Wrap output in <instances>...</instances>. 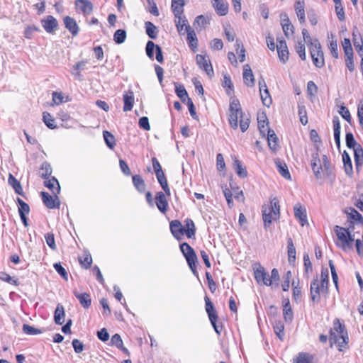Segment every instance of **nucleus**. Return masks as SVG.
Masks as SVG:
<instances>
[{"instance_id": "obj_63", "label": "nucleus", "mask_w": 363, "mask_h": 363, "mask_svg": "<svg viewBox=\"0 0 363 363\" xmlns=\"http://www.w3.org/2000/svg\"><path fill=\"white\" fill-rule=\"evenodd\" d=\"M157 45H155L152 41L149 40L146 44V54L150 58L153 57L154 55V49H156V46Z\"/></svg>"}, {"instance_id": "obj_17", "label": "nucleus", "mask_w": 363, "mask_h": 363, "mask_svg": "<svg viewBox=\"0 0 363 363\" xmlns=\"http://www.w3.org/2000/svg\"><path fill=\"white\" fill-rule=\"evenodd\" d=\"M75 6L77 9L82 11L84 15L90 14L93 11V4L89 0H76Z\"/></svg>"}, {"instance_id": "obj_58", "label": "nucleus", "mask_w": 363, "mask_h": 363, "mask_svg": "<svg viewBox=\"0 0 363 363\" xmlns=\"http://www.w3.org/2000/svg\"><path fill=\"white\" fill-rule=\"evenodd\" d=\"M23 331L24 333L27 335H35L38 334L42 333V331L38 328H35L31 325H29L28 324H23Z\"/></svg>"}, {"instance_id": "obj_62", "label": "nucleus", "mask_w": 363, "mask_h": 363, "mask_svg": "<svg viewBox=\"0 0 363 363\" xmlns=\"http://www.w3.org/2000/svg\"><path fill=\"white\" fill-rule=\"evenodd\" d=\"M335 11H336L337 16L338 19L340 21H343L345 19V11L341 4V2L338 3L337 4H335Z\"/></svg>"}, {"instance_id": "obj_27", "label": "nucleus", "mask_w": 363, "mask_h": 363, "mask_svg": "<svg viewBox=\"0 0 363 363\" xmlns=\"http://www.w3.org/2000/svg\"><path fill=\"white\" fill-rule=\"evenodd\" d=\"M268 145L269 148L275 152L279 147V139L273 130L269 129L267 133Z\"/></svg>"}, {"instance_id": "obj_18", "label": "nucleus", "mask_w": 363, "mask_h": 363, "mask_svg": "<svg viewBox=\"0 0 363 363\" xmlns=\"http://www.w3.org/2000/svg\"><path fill=\"white\" fill-rule=\"evenodd\" d=\"M242 75L244 83L247 86H253L255 84V78L251 67L248 64L244 65Z\"/></svg>"}, {"instance_id": "obj_10", "label": "nucleus", "mask_w": 363, "mask_h": 363, "mask_svg": "<svg viewBox=\"0 0 363 363\" xmlns=\"http://www.w3.org/2000/svg\"><path fill=\"white\" fill-rule=\"evenodd\" d=\"M321 292V286L318 277H316L311 281L310 286L311 298L313 303L320 302Z\"/></svg>"}, {"instance_id": "obj_4", "label": "nucleus", "mask_w": 363, "mask_h": 363, "mask_svg": "<svg viewBox=\"0 0 363 363\" xmlns=\"http://www.w3.org/2000/svg\"><path fill=\"white\" fill-rule=\"evenodd\" d=\"M310 53L314 65L322 68L325 65L324 54L318 39H314L313 47H310Z\"/></svg>"}, {"instance_id": "obj_6", "label": "nucleus", "mask_w": 363, "mask_h": 363, "mask_svg": "<svg viewBox=\"0 0 363 363\" xmlns=\"http://www.w3.org/2000/svg\"><path fill=\"white\" fill-rule=\"evenodd\" d=\"M353 230L351 225H349L347 228L335 225L334 228L335 233L337 238V245L341 248L342 246H347V241L346 240L349 230Z\"/></svg>"}, {"instance_id": "obj_29", "label": "nucleus", "mask_w": 363, "mask_h": 363, "mask_svg": "<svg viewBox=\"0 0 363 363\" xmlns=\"http://www.w3.org/2000/svg\"><path fill=\"white\" fill-rule=\"evenodd\" d=\"M184 5V0H172V8L176 18H179L181 21V15L183 13V6Z\"/></svg>"}, {"instance_id": "obj_60", "label": "nucleus", "mask_w": 363, "mask_h": 363, "mask_svg": "<svg viewBox=\"0 0 363 363\" xmlns=\"http://www.w3.org/2000/svg\"><path fill=\"white\" fill-rule=\"evenodd\" d=\"M296 51L298 53L299 57L302 60H306V48L305 44L302 42H298V43L296 45Z\"/></svg>"}, {"instance_id": "obj_40", "label": "nucleus", "mask_w": 363, "mask_h": 363, "mask_svg": "<svg viewBox=\"0 0 363 363\" xmlns=\"http://www.w3.org/2000/svg\"><path fill=\"white\" fill-rule=\"evenodd\" d=\"M8 182L16 194L23 195V189L21 183L11 174L9 176Z\"/></svg>"}, {"instance_id": "obj_9", "label": "nucleus", "mask_w": 363, "mask_h": 363, "mask_svg": "<svg viewBox=\"0 0 363 363\" xmlns=\"http://www.w3.org/2000/svg\"><path fill=\"white\" fill-rule=\"evenodd\" d=\"M259 87L262 104L264 106L269 107L270 105L272 104V101L269 90L267 89V84L265 83V81L263 78H261L259 80Z\"/></svg>"}, {"instance_id": "obj_33", "label": "nucleus", "mask_w": 363, "mask_h": 363, "mask_svg": "<svg viewBox=\"0 0 363 363\" xmlns=\"http://www.w3.org/2000/svg\"><path fill=\"white\" fill-rule=\"evenodd\" d=\"M213 6L216 13L220 16H225L228 13V6L221 0L214 1Z\"/></svg>"}, {"instance_id": "obj_46", "label": "nucleus", "mask_w": 363, "mask_h": 363, "mask_svg": "<svg viewBox=\"0 0 363 363\" xmlns=\"http://www.w3.org/2000/svg\"><path fill=\"white\" fill-rule=\"evenodd\" d=\"M284 318L286 322H291L294 318L293 311L291 307L290 306L289 301L287 300L286 302L284 304Z\"/></svg>"}, {"instance_id": "obj_12", "label": "nucleus", "mask_w": 363, "mask_h": 363, "mask_svg": "<svg viewBox=\"0 0 363 363\" xmlns=\"http://www.w3.org/2000/svg\"><path fill=\"white\" fill-rule=\"evenodd\" d=\"M311 168L316 179H321L323 177L321 172L323 168L321 161L319 157V154L318 152H314L312 154Z\"/></svg>"}, {"instance_id": "obj_49", "label": "nucleus", "mask_w": 363, "mask_h": 363, "mask_svg": "<svg viewBox=\"0 0 363 363\" xmlns=\"http://www.w3.org/2000/svg\"><path fill=\"white\" fill-rule=\"evenodd\" d=\"M330 39L329 49L333 57L337 59L339 57L338 50H337V43L335 39V37L333 34H331L330 37H328Z\"/></svg>"}, {"instance_id": "obj_28", "label": "nucleus", "mask_w": 363, "mask_h": 363, "mask_svg": "<svg viewBox=\"0 0 363 363\" xmlns=\"http://www.w3.org/2000/svg\"><path fill=\"white\" fill-rule=\"evenodd\" d=\"M274 163L276 164V167H277V170L279 172V174L284 178L289 179V180L291 179V175H290L289 171L288 169V167L286 164V163H284L279 159H276L274 160Z\"/></svg>"}, {"instance_id": "obj_32", "label": "nucleus", "mask_w": 363, "mask_h": 363, "mask_svg": "<svg viewBox=\"0 0 363 363\" xmlns=\"http://www.w3.org/2000/svg\"><path fill=\"white\" fill-rule=\"evenodd\" d=\"M267 208L268 211L273 213L274 220L279 218L280 213V206L279 200L277 198H274L271 201L270 205L267 206Z\"/></svg>"}, {"instance_id": "obj_3", "label": "nucleus", "mask_w": 363, "mask_h": 363, "mask_svg": "<svg viewBox=\"0 0 363 363\" xmlns=\"http://www.w3.org/2000/svg\"><path fill=\"white\" fill-rule=\"evenodd\" d=\"M180 250L193 274L198 276L196 267L198 259L194 250L186 242H183L180 245Z\"/></svg>"}, {"instance_id": "obj_34", "label": "nucleus", "mask_w": 363, "mask_h": 363, "mask_svg": "<svg viewBox=\"0 0 363 363\" xmlns=\"http://www.w3.org/2000/svg\"><path fill=\"white\" fill-rule=\"evenodd\" d=\"M44 184L45 186L51 190L53 194H59L60 191V186L58 181L55 177H52L51 179L45 180Z\"/></svg>"}, {"instance_id": "obj_42", "label": "nucleus", "mask_w": 363, "mask_h": 363, "mask_svg": "<svg viewBox=\"0 0 363 363\" xmlns=\"http://www.w3.org/2000/svg\"><path fill=\"white\" fill-rule=\"evenodd\" d=\"M52 172V167L48 162H44L41 164V167L40 168V176L42 178L45 179H48V177L51 175Z\"/></svg>"}, {"instance_id": "obj_22", "label": "nucleus", "mask_w": 363, "mask_h": 363, "mask_svg": "<svg viewBox=\"0 0 363 363\" xmlns=\"http://www.w3.org/2000/svg\"><path fill=\"white\" fill-rule=\"evenodd\" d=\"M304 6V0H296L294 9L301 23H303L306 21Z\"/></svg>"}, {"instance_id": "obj_26", "label": "nucleus", "mask_w": 363, "mask_h": 363, "mask_svg": "<svg viewBox=\"0 0 363 363\" xmlns=\"http://www.w3.org/2000/svg\"><path fill=\"white\" fill-rule=\"evenodd\" d=\"M206 311L210 321L217 320L218 317L213 304L208 296L205 297Z\"/></svg>"}, {"instance_id": "obj_20", "label": "nucleus", "mask_w": 363, "mask_h": 363, "mask_svg": "<svg viewBox=\"0 0 363 363\" xmlns=\"http://www.w3.org/2000/svg\"><path fill=\"white\" fill-rule=\"evenodd\" d=\"M156 206L162 213H165L167 211L168 202L166 199L165 194L159 191L156 194L155 196Z\"/></svg>"}, {"instance_id": "obj_53", "label": "nucleus", "mask_w": 363, "mask_h": 363, "mask_svg": "<svg viewBox=\"0 0 363 363\" xmlns=\"http://www.w3.org/2000/svg\"><path fill=\"white\" fill-rule=\"evenodd\" d=\"M288 257L289 263L295 262L296 259V249L294 245L293 241L291 238L288 240Z\"/></svg>"}, {"instance_id": "obj_1", "label": "nucleus", "mask_w": 363, "mask_h": 363, "mask_svg": "<svg viewBox=\"0 0 363 363\" xmlns=\"http://www.w3.org/2000/svg\"><path fill=\"white\" fill-rule=\"evenodd\" d=\"M228 121L233 129L238 127V119L240 120V128L242 132L246 131L249 128L250 120L244 116L240 101L237 99L231 98L229 106Z\"/></svg>"}, {"instance_id": "obj_7", "label": "nucleus", "mask_w": 363, "mask_h": 363, "mask_svg": "<svg viewBox=\"0 0 363 363\" xmlns=\"http://www.w3.org/2000/svg\"><path fill=\"white\" fill-rule=\"evenodd\" d=\"M196 61L197 65L203 69L208 76L211 77L213 75V67L208 57L199 54L196 56Z\"/></svg>"}, {"instance_id": "obj_30", "label": "nucleus", "mask_w": 363, "mask_h": 363, "mask_svg": "<svg viewBox=\"0 0 363 363\" xmlns=\"http://www.w3.org/2000/svg\"><path fill=\"white\" fill-rule=\"evenodd\" d=\"M65 309L62 304L58 303L54 313V320L57 325H62L65 322Z\"/></svg>"}, {"instance_id": "obj_19", "label": "nucleus", "mask_w": 363, "mask_h": 363, "mask_svg": "<svg viewBox=\"0 0 363 363\" xmlns=\"http://www.w3.org/2000/svg\"><path fill=\"white\" fill-rule=\"evenodd\" d=\"M294 216L297 219H298L302 226L307 223L306 208L300 203H297L294 206Z\"/></svg>"}, {"instance_id": "obj_36", "label": "nucleus", "mask_w": 363, "mask_h": 363, "mask_svg": "<svg viewBox=\"0 0 363 363\" xmlns=\"http://www.w3.org/2000/svg\"><path fill=\"white\" fill-rule=\"evenodd\" d=\"M313 357L309 353L299 352L296 359H294V363H313Z\"/></svg>"}, {"instance_id": "obj_25", "label": "nucleus", "mask_w": 363, "mask_h": 363, "mask_svg": "<svg viewBox=\"0 0 363 363\" xmlns=\"http://www.w3.org/2000/svg\"><path fill=\"white\" fill-rule=\"evenodd\" d=\"M75 297L79 300L81 306L84 308H89L91 304V298L89 294H79L77 291H74Z\"/></svg>"}, {"instance_id": "obj_52", "label": "nucleus", "mask_w": 363, "mask_h": 363, "mask_svg": "<svg viewBox=\"0 0 363 363\" xmlns=\"http://www.w3.org/2000/svg\"><path fill=\"white\" fill-rule=\"evenodd\" d=\"M274 330L277 335V337L281 340H283L284 336V326L281 321L278 320L275 321L274 324Z\"/></svg>"}, {"instance_id": "obj_8", "label": "nucleus", "mask_w": 363, "mask_h": 363, "mask_svg": "<svg viewBox=\"0 0 363 363\" xmlns=\"http://www.w3.org/2000/svg\"><path fill=\"white\" fill-rule=\"evenodd\" d=\"M277 50L279 60L285 64L289 60V52L286 45V42L283 38H277Z\"/></svg>"}, {"instance_id": "obj_38", "label": "nucleus", "mask_w": 363, "mask_h": 363, "mask_svg": "<svg viewBox=\"0 0 363 363\" xmlns=\"http://www.w3.org/2000/svg\"><path fill=\"white\" fill-rule=\"evenodd\" d=\"M262 218L265 228L269 227L272 223V220H274L273 213L267 210V206H262Z\"/></svg>"}, {"instance_id": "obj_16", "label": "nucleus", "mask_w": 363, "mask_h": 363, "mask_svg": "<svg viewBox=\"0 0 363 363\" xmlns=\"http://www.w3.org/2000/svg\"><path fill=\"white\" fill-rule=\"evenodd\" d=\"M281 26L284 35L286 38H289L294 33V26L291 23L290 20L286 13L281 15Z\"/></svg>"}, {"instance_id": "obj_13", "label": "nucleus", "mask_w": 363, "mask_h": 363, "mask_svg": "<svg viewBox=\"0 0 363 363\" xmlns=\"http://www.w3.org/2000/svg\"><path fill=\"white\" fill-rule=\"evenodd\" d=\"M41 22L44 29L49 33H53L58 26L57 20L52 16H48Z\"/></svg>"}, {"instance_id": "obj_21", "label": "nucleus", "mask_w": 363, "mask_h": 363, "mask_svg": "<svg viewBox=\"0 0 363 363\" xmlns=\"http://www.w3.org/2000/svg\"><path fill=\"white\" fill-rule=\"evenodd\" d=\"M65 28L72 33L73 36H76L79 33V26L76 21L69 16L64 18Z\"/></svg>"}, {"instance_id": "obj_14", "label": "nucleus", "mask_w": 363, "mask_h": 363, "mask_svg": "<svg viewBox=\"0 0 363 363\" xmlns=\"http://www.w3.org/2000/svg\"><path fill=\"white\" fill-rule=\"evenodd\" d=\"M345 212L347 215V218L350 220V225H352V229H354V221L363 223V217L354 208H347Z\"/></svg>"}, {"instance_id": "obj_61", "label": "nucleus", "mask_w": 363, "mask_h": 363, "mask_svg": "<svg viewBox=\"0 0 363 363\" xmlns=\"http://www.w3.org/2000/svg\"><path fill=\"white\" fill-rule=\"evenodd\" d=\"M54 268L56 272L66 281L68 279V275L66 269L61 265L60 263L54 264Z\"/></svg>"}, {"instance_id": "obj_50", "label": "nucleus", "mask_w": 363, "mask_h": 363, "mask_svg": "<svg viewBox=\"0 0 363 363\" xmlns=\"http://www.w3.org/2000/svg\"><path fill=\"white\" fill-rule=\"evenodd\" d=\"M344 53L346 57H353V50L351 45L350 40L345 38L342 43Z\"/></svg>"}, {"instance_id": "obj_15", "label": "nucleus", "mask_w": 363, "mask_h": 363, "mask_svg": "<svg viewBox=\"0 0 363 363\" xmlns=\"http://www.w3.org/2000/svg\"><path fill=\"white\" fill-rule=\"evenodd\" d=\"M170 230L174 237L177 239H179L185 233V228L178 220H174L170 223Z\"/></svg>"}, {"instance_id": "obj_2", "label": "nucleus", "mask_w": 363, "mask_h": 363, "mask_svg": "<svg viewBox=\"0 0 363 363\" xmlns=\"http://www.w3.org/2000/svg\"><path fill=\"white\" fill-rule=\"evenodd\" d=\"M330 340L331 343L337 344L340 351L348 342L347 332L345 325L342 324L339 319H335L333 322V328L330 329Z\"/></svg>"}, {"instance_id": "obj_23", "label": "nucleus", "mask_w": 363, "mask_h": 363, "mask_svg": "<svg viewBox=\"0 0 363 363\" xmlns=\"http://www.w3.org/2000/svg\"><path fill=\"white\" fill-rule=\"evenodd\" d=\"M353 43L357 50V53L360 57L363 56V40L357 29L356 28L352 32Z\"/></svg>"}, {"instance_id": "obj_24", "label": "nucleus", "mask_w": 363, "mask_h": 363, "mask_svg": "<svg viewBox=\"0 0 363 363\" xmlns=\"http://www.w3.org/2000/svg\"><path fill=\"white\" fill-rule=\"evenodd\" d=\"M123 111H130L133 109L134 105V93L132 90L123 94Z\"/></svg>"}, {"instance_id": "obj_55", "label": "nucleus", "mask_w": 363, "mask_h": 363, "mask_svg": "<svg viewBox=\"0 0 363 363\" xmlns=\"http://www.w3.org/2000/svg\"><path fill=\"white\" fill-rule=\"evenodd\" d=\"M17 203L19 205L18 213L19 216L28 214L30 212V207L28 203L24 202L20 198H17Z\"/></svg>"}, {"instance_id": "obj_48", "label": "nucleus", "mask_w": 363, "mask_h": 363, "mask_svg": "<svg viewBox=\"0 0 363 363\" xmlns=\"http://www.w3.org/2000/svg\"><path fill=\"white\" fill-rule=\"evenodd\" d=\"M158 182L167 196H170V189L168 186L167 180L164 173L156 175Z\"/></svg>"}, {"instance_id": "obj_35", "label": "nucleus", "mask_w": 363, "mask_h": 363, "mask_svg": "<svg viewBox=\"0 0 363 363\" xmlns=\"http://www.w3.org/2000/svg\"><path fill=\"white\" fill-rule=\"evenodd\" d=\"M342 161L345 173L349 176L351 175L353 172L352 162L349 154L346 151L342 153Z\"/></svg>"}, {"instance_id": "obj_44", "label": "nucleus", "mask_w": 363, "mask_h": 363, "mask_svg": "<svg viewBox=\"0 0 363 363\" xmlns=\"http://www.w3.org/2000/svg\"><path fill=\"white\" fill-rule=\"evenodd\" d=\"M133 182L135 188L140 192H144L145 190L146 185L145 184L144 180L140 175H133Z\"/></svg>"}, {"instance_id": "obj_11", "label": "nucleus", "mask_w": 363, "mask_h": 363, "mask_svg": "<svg viewBox=\"0 0 363 363\" xmlns=\"http://www.w3.org/2000/svg\"><path fill=\"white\" fill-rule=\"evenodd\" d=\"M54 194L55 196H52L47 192H41L42 199L44 204L46 206L47 208L50 209L59 208L60 206V201L57 196V194Z\"/></svg>"}, {"instance_id": "obj_43", "label": "nucleus", "mask_w": 363, "mask_h": 363, "mask_svg": "<svg viewBox=\"0 0 363 363\" xmlns=\"http://www.w3.org/2000/svg\"><path fill=\"white\" fill-rule=\"evenodd\" d=\"M223 86L226 89L225 91L228 96H231L233 93V84L231 81L230 77L228 74H224Z\"/></svg>"}, {"instance_id": "obj_56", "label": "nucleus", "mask_w": 363, "mask_h": 363, "mask_svg": "<svg viewBox=\"0 0 363 363\" xmlns=\"http://www.w3.org/2000/svg\"><path fill=\"white\" fill-rule=\"evenodd\" d=\"M345 143L346 145L348 148H356L357 147V145H360L359 144L357 143L354 135L352 133H347L345 135Z\"/></svg>"}, {"instance_id": "obj_41", "label": "nucleus", "mask_w": 363, "mask_h": 363, "mask_svg": "<svg viewBox=\"0 0 363 363\" xmlns=\"http://www.w3.org/2000/svg\"><path fill=\"white\" fill-rule=\"evenodd\" d=\"M354 154V161L357 169L361 167L363 163V149L361 145H357V147L353 149Z\"/></svg>"}, {"instance_id": "obj_51", "label": "nucleus", "mask_w": 363, "mask_h": 363, "mask_svg": "<svg viewBox=\"0 0 363 363\" xmlns=\"http://www.w3.org/2000/svg\"><path fill=\"white\" fill-rule=\"evenodd\" d=\"M126 39V31L123 29L117 30L113 35V40L117 44H121Z\"/></svg>"}, {"instance_id": "obj_39", "label": "nucleus", "mask_w": 363, "mask_h": 363, "mask_svg": "<svg viewBox=\"0 0 363 363\" xmlns=\"http://www.w3.org/2000/svg\"><path fill=\"white\" fill-rule=\"evenodd\" d=\"M233 166L235 169L236 174L241 178H245L247 176V172L245 167H243L241 162L236 157L233 161Z\"/></svg>"}, {"instance_id": "obj_37", "label": "nucleus", "mask_w": 363, "mask_h": 363, "mask_svg": "<svg viewBox=\"0 0 363 363\" xmlns=\"http://www.w3.org/2000/svg\"><path fill=\"white\" fill-rule=\"evenodd\" d=\"M186 31L187 33V40L189 43V46L196 48L198 45V40L195 32L191 29L190 26H186Z\"/></svg>"}, {"instance_id": "obj_5", "label": "nucleus", "mask_w": 363, "mask_h": 363, "mask_svg": "<svg viewBox=\"0 0 363 363\" xmlns=\"http://www.w3.org/2000/svg\"><path fill=\"white\" fill-rule=\"evenodd\" d=\"M255 278L258 284H262L265 286H272V279L265 271L264 268L260 264H257L254 268Z\"/></svg>"}, {"instance_id": "obj_45", "label": "nucleus", "mask_w": 363, "mask_h": 363, "mask_svg": "<svg viewBox=\"0 0 363 363\" xmlns=\"http://www.w3.org/2000/svg\"><path fill=\"white\" fill-rule=\"evenodd\" d=\"M185 233L187 238H191L195 235L196 228L192 220L186 219L185 220Z\"/></svg>"}, {"instance_id": "obj_47", "label": "nucleus", "mask_w": 363, "mask_h": 363, "mask_svg": "<svg viewBox=\"0 0 363 363\" xmlns=\"http://www.w3.org/2000/svg\"><path fill=\"white\" fill-rule=\"evenodd\" d=\"M146 33L151 39L157 38V27L150 21H147L145 23Z\"/></svg>"}, {"instance_id": "obj_54", "label": "nucleus", "mask_w": 363, "mask_h": 363, "mask_svg": "<svg viewBox=\"0 0 363 363\" xmlns=\"http://www.w3.org/2000/svg\"><path fill=\"white\" fill-rule=\"evenodd\" d=\"M104 138L107 146L113 149L116 145L115 138L110 132L104 130L103 133Z\"/></svg>"}, {"instance_id": "obj_57", "label": "nucleus", "mask_w": 363, "mask_h": 363, "mask_svg": "<svg viewBox=\"0 0 363 363\" xmlns=\"http://www.w3.org/2000/svg\"><path fill=\"white\" fill-rule=\"evenodd\" d=\"M43 120L45 124L50 129H54L56 128V125L55 123V120L52 118V116L48 113L44 112L43 116Z\"/></svg>"}, {"instance_id": "obj_59", "label": "nucleus", "mask_w": 363, "mask_h": 363, "mask_svg": "<svg viewBox=\"0 0 363 363\" xmlns=\"http://www.w3.org/2000/svg\"><path fill=\"white\" fill-rule=\"evenodd\" d=\"M292 277V274L291 271H288L285 273V274L283 276V282L281 284V287L283 291H287L289 289L290 286V280Z\"/></svg>"}, {"instance_id": "obj_31", "label": "nucleus", "mask_w": 363, "mask_h": 363, "mask_svg": "<svg viewBox=\"0 0 363 363\" xmlns=\"http://www.w3.org/2000/svg\"><path fill=\"white\" fill-rule=\"evenodd\" d=\"M257 122L258 128L260 133L263 136H265L266 133L268 132V130L270 129L268 126V120L266 115L262 114V116H258Z\"/></svg>"}, {"instance_id": "obj_64", "label": "nucleus", "mask_w": 363, "mask_h": 363, "mask_svg": "<svg viewBox=\"0 0 363 363\" xmlns=\"http://www.w3.org/2000/svg\"><path fill=\"white\" fill-rule=\"evenodd\" d=\"M72 346L76 353H81L84 350V344L78 339H74L72 340Z\"/></svg>"}]
</instances>
